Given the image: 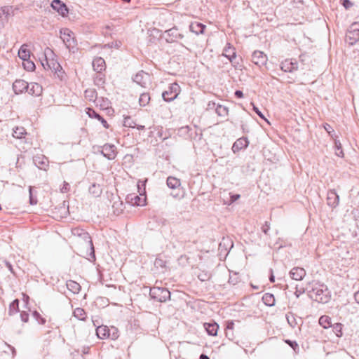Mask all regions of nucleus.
Segmentation results:
<instances>
[{
	"mask_svg": "<svg viewBox=\"0 0 359 359\" xmlns=\"http://www.w3.org/2000/svg\"><path fill=\"white\" fill-rule=\"evenodd\" d=\"M309 296L313 300L319 303H327L330 298V292L323 284L315 283L312 290L309 292Z\"/></svg>",
	"mask_w": 359,
	"mask_h": 359,
	"instance_id": "nucleus-1",
	"label": "nucleus"
},
{
	"mask_svg": "<svg viewBox=\"0 0 359 359\" xmlns=\"http://www.w3.org/2000/svg\"><path fill=\"white\" fill-rule=\"evenodd\" d=\"M45 55V60L44 62H41V65L44 69H50L52 72L55 73L62 72V68L60 63L55 59L50 58L54 53L51 49L47 48L44 51Z\"/></svg>",
	"mask_w": 359,
	"mask_h": 359,
	"instance_id": "nucleus-2",
	"label": "nucleus"
},
{
	"mask_svg": "<svg viewBox=\"0 0 359 359\" xmlns=\"http://www.w3.org/2000/svg\"><path fill=\"white\" fill-rule=\"evenodd\" d=\"M96 334L98 338L102 339H111L115 340L118 337V330L114 326L109 327L106 325H100L96 329Z\"/></svg>",
	"mask_w": 359,
	"mask_h": 359,
	"instance_id": "nucleus-3",
	"label": "nucleus"
},
{
	"mask_svg": "<svg viewBox=\"0 0 359 359\" xmlns=\"http://www.w3.org/2000/svg\"><path fill=\"white\" fill-rule=\"evenodd\" d=\"M149 295L151 299L159 302H165L170 298V291L163 287H154L150 289Z\"/></svg>",
	"mask_w": 359,
	"mask_h": 359,
	"instance_id": "nucleus-4",
	"label": "nucleus"
},
{
	"mask_svg": "<svg viewBox=\"0 0 359 359\" xmlns=\"http://www.w3.org/2000/svg\"><path fill=\"white\" fill-rule=\"evenodd\" d=\"M180 90V86L177 83H173L169 86L167 90L162 93V97L165 102H171L177 98Z\"/></svg>",
	"mask_w": 359,
	"mask_h": 359,
	"instance_id": "nucleus-5",
	"label": "nucleus"
},
{
	"mask_svg": "<svg viewBox=\"0 0 359 359\" xmlns=\"http://www.w3.org/2000/svg\"><path fill=\"white\" fill-rule=\"evenodd\" d=\"M60 38L66 45L67 48L69 50H71V48H74L76 45V41L74 37V33L67 28L60 30Z\"/></svg>",
	"mask_w": 359,
	"mask_h": 359,
	"instance_id": "nucleus-6",
	"label": "nucleus"
},
{
	"mask_svg": "<svg viewBox=\"0 0 359 359\" xmlns=\"http://www.w3.org/2000/svg\"><path fill=\"white\" fill-rule=\"evenodd\" d=\"M359 39V23L354 22L348 29L346 34V40L348 41L350 44H353Z\"/></svg>",
	"mask_w": 359,
	"mask_h": 359,
	"instance_id": "nucleus-7",
	"label": "nucleus"
},
{
	"mask_svg": "<svg viewBox=\"0 0 359 359\" xmlns=\"http://www.w3.org/2000/svg\"><path fill=\"white\" fill-rule=\"evenodd\" d=\"M97 149L98 151L109 160H113L116 156V148L114 144H105L102 147H98Z\"/></svg>",
	"mask_w": 359,
	"mask_h": 359,
	"instance_id": "nucleus-8",
	"label": "nucleus"
},
{
	"mask_svg": "<svg viewBox=\"0 0 359 359\" xmlns=\"http://www.w3.org/2000/svg\"><path fill=\"white\" fill-rule=\"evenodd\" d=\"M15 10L16 9L13 8V6H4L0 8V22L2 27H4L8 22L10 18L15 15Z\"/></svg>",
	"mask_w": 359,
	"mask_h": 359,
	"instance_id": "nucleus-9",
	"label": "nucleus"
},
{
	"mask_svg": "<svg viewBox=\"0 0 359 359\" xmlns=\"http://www.w3.org/2000/svg\"><path fill=\"white\" fill-rule=\"evenodd\" d=\"M163 37L168 43H173L178 39H182L184 35L179 32V30L175 27L166 30L164 33Z\"/></svg>",
	"mask_w": 359,
	"mask_h": 359,
	"instance_id": "nucleus-10",
	"label": "nucleus"
},
{
	"mask_svg": "<svg viewBox=\"0 0 359 359\" xmlns=\"http://www.w3.org/2000/svg\"><path fill=\"white\" fill-rule=\"evenodd\" d=\"M146 196L144 194L137 195L136 194H130L126 196V201L132 205L143 206L146 204Z\"/></svg>",
	"mask_w": 359,
	"mask_h": 359,
	"instance_id": "nucleus-11",
	"label": "nucleus"
},
{
	"mask_svg": "<svg viewBox=\"0 0 359 359\" xmlns=\"http://www.w3.org/2000/svg\"><path fill=\"white\" fill-rule=\"evenodd\" d=\"M133 81L143 88L150 83V75L143 70L138 72L133 77Z\"/></svg>",
	"mask_w": 359,
	"mask_h": 359,
	"instance_id": "nucleus-12",
	"label": "nucleus"
},
{
	"mask_svg": "<svg viewBox=\"0 0 359 359\" xmlns=\"http://www.w3.org/2000/svg\"><path fill=\"white\" fill-rule=\"evenodd\" d=\"M280 69L285 72H293L298 69L296 60L286 59L280 64Z\"/></svg>",
	"mask_w": 359,
	"mask_h": 359,
	"instance_id": "nucleus-13",
	"label": "nucleus"
},
{
	"mask_svg": "<svg viewBox=\"0 0 359 359\" xmlns=\"http://www.w3.org/2000/svg\"><path fill=\"white\" fill-rule=\"evenodd\" d=\"M267 56L262 51L255 50L252 55V62L259 67L266 65Z\"/></svg>",
	"mask_w": 359,
	"mask_h": 359,
	"instance_id": "nucleus-14",
	"label": "nucleus"
},
{
	"mask_svg": "<svg viewBox=\"0 0 359 359\" xmlns=\"http://www.w3.org/2000/svg\"><path fill=\"white\" fill-rule=\"evenodd\" d=\"M51 6L63 17L66 16L69 13L68 8L60 0H53L51 3Z\"/></svg>",
	"mask_w": 359,
	"mask_h": 359,
	"instance_id": "nucleus-15",
	"label": "nucleus"
},
{
	"mask_svg": "<svg viewBox=\"0 0 359 359\" xmlns=\"http://www.w3.org/2000/svg\"><path fill=\"white\" fill-rule=\"evenodd\" d=\"M34 165L41 170H46L48 167V159L43 155H37L33 158Z\"/></svg>",
	"mask_w": 359,
	"mask_h": 359,
	"instance_id": "nucleus-16",
	"label": "nucleus"
},
{
	"mask_svg": "<svg viewBox=\"0 0 359 359\" xmlns=\"http://www.w3.org/2000/svg\"><path fill=\"white\" fill-rule=\"evenodd\" d=\"M306 274L305 269L302 267H294L290 271V277L295 280H302Z\"/></svg>",
	"mask_w": 359,
	"mask_h": 359,
	"instance_id": "nucleus-17",
	"label": "nucleus"
},
{
	"mask_svg": "<svg viewBox=\"0 0 359 359\" xmlns=\"http://www.w3.org/2000/svg\"><path fill=\"white\" fill-rule=\"evenodd\" d=\"M29 87V83L24 80L18 79L13 83V89L15 94L22 93L27 92Z\"/></svg>",
	"mask_w": 359,
	"mask_h": 359,
	"instance_id": "nucleus-18",
	"label": "nucleus"
},
{
	"mask_svg": "<svg viewBox=\"0 0 359 359\" xmlns=\"http://www.w3.org/2000/svg\"><path fill=\"white\" fill-rule=\"evenodd\" d=\"M339 201V196L337 195L334 190H330L327 192V203L332 208H335L338 205Z\"/></svg>",
	"mask_w": 359,
	"mask_h": 359,
	"instance_id": "nucleus-19",
	"label": "nucleus"
},
{
	"mask_svg": "<svg viewBox=\"0 0 359 359\" xmlns=\"http://www.w3.org/2000/svg\"><path fill=\"white\" fill-rule=\"evenodd\" d=\"M43 88L38 83H29V87L27 92L32 95L39 96L42 93Z\"/></svg>",
	"mask_w": 359,
	"mask_h": 359,
	"instance_id": "nucleus-20",
	"label": "nucleus"
},
{
	"mask_svg": "<svg viewBox=\"0 0 359 359\" xmlns=\"http://www.w3.org/2000/svg\"><path fill=\"white\" fill-rule=\"evenodd\" d=\"M92 65L93 69L97 73H101L102 71L104 70L106 68L105 61L103 58L100 57L95 58L93 61Z\"/></svg>",
	"mask_w": 359,
	"mask_h": 359,
	"instance_id": "nucleus-21",
	"label": "nucleus"
},
{
	"mask_svg": "<svg viewBox=\"0 0 359 359\" xmlns=\"http://www.w3.org/2000/svg\"><path fill=\"white\" fill-rule=\"evenodd\" d=\"M248 145V141L246 138L238 139L232 146L233 153L238 152L242 149L246 148Z\"/></svg>",
	"mask_w": 359,
	"mask_h": 359,
	"instance_id": "nucleus-22",
	"label": "nucleus"
},
{
	"mask_svg": "<svg viewBox=\"0 0 359 359\" xmlns=\"http://www.w3.org/2000/svg\"><path fill=\"white\" fill-rule=\"evenodd\" d=\"M222 55L227 57L229 61L233 63V60L236 57L235 48L231 47L229 43L224 48Z\"/></svg>",
	"mask_w": 359,
	"mask_h": 359,
	"instance_id": "nucleus-23",
	"label": "nucleus"
},
{
	"mask_svg": "<svg viewBox=\"0 0 359 359\" xmlns=\"http://www.w3.org/2000/svg\"><path fill=\"white\" fill-rule=\"evenodd\" d=\"M203 326L209 335H217L219 329V325H217V323H216L215 322L205 323H204Z\"/></svg>",
	"mask_w": 359,
	"mask_h": 359,
	"instance_id": "nucleus-24",
	"label": "nucleus"
},
{
	"mask_svg": "<svg viewBox=\"0 0 359 359\" xmlns=\"http://www.w3.org/2000/svg\"><path fill=\"white\" fill-rule=\"evenodd\" d=\"M205 29V25L200 22H192L189 25V29L191 32L195 33L196 34H203Z\"/></svg>",
	"mask_w": 359,
	"mask_h": 359,
	"instance_id": "nucleus-25",
	"label": "nucleus"
},
{
	"mask_svg": "<svg viewBox=\"0 0 359 359\" xmlns=\"http://www.w3.org/2000/svg\"><path fill=\"white\" fill-rule=\"evenodd\" d=\"M73 233H74V234L77 233L79 236H81L85 241H87L88 245L91 248V249L93 248V242H92V240H91L88 233H87L86 231H85L83 230H80L78 229H74Z\"/></svg>",
	"mask_w": 359,
	"mask_h": 359,
	"instance_id": "nucleus-26",
	"label": "nucleus"
},
{
	"mask_svg": "<svg viewBox=\"0 0 359 359\" xmlns=\"http://www.w3.org/2000/svg\"><path fill=\"white\" fill-rule=\"evenodd\" d=\"M67 287L74 294H78L81 290V285L74 280H69L67 282Z\"/></svg>",
	"mask_w": 359,
	"mask_h": 359,
	"instance_id": "nucleus-27",
	"label": "nucleus"
},
{
	"mask_svg": "<svg viewBox=\"0 0 359 359\" xmlns=\"http://www.w3.org/2000/svg\"><path fill=\"white\" fill-rule=\"evenodd\" d=\"M89 193L93 196L97 197L100 196L102 192V186L99 184L93 183L89 187Z\"/></svg>",
	"mask_w": 359,
	"mask_h": 359,
	"instance_id": "nucleus-28",
	"label": "nucleus"
},
{
	"mask_svg": "<svg viewBox=\"0 0 359 359\" xmlns=\"http://www.w3.org/2000/svg\"><path fill=\"white\" fill-rule=\"evenodd\" d=\"M18 56L20 59L22 60H27V59H29L30 57V51L27 49V45L23 44L19 51H18Z\"/></svg>",
	"mask_w": 359,
	"mask_h": 359,
	"instance_id": "nucleus-29",
	"label": "nucleus"
},
{
	"mask_svg": "<svg viewBox=\"0 0 359 359\" xmlns=\"http://www.w3.org/2000/svg\"><path fill=\"white\" fill-rule=\"evenodd\" d=\"M262 301L264 304L269 306H273L275 304V298L271 293H265L262 297Z\"/></svg>",
	"mask_w": 359,
	"mask_h": 359,
	"instance_id": "nucleus-30",
	"label": "nucleus"
},
{
	"mask_svg": "<svg viewBox=\"0 0 359 359\" xmlns=\"http://www.w3.org/2000/svg\"><path fill=\"white\" fill-rule=\"evenodd\" d=\"M167 185L168 187L171 189H176L180 186V180L173 177H168L167 178L166 181Z\"/></svg>",
	"mask_w": 359,
	"mask_h": 359,
	"instance_id": "nucleus-31",
	"label": "nucleus"
},
{
	"mask_svg": "<svg viewBox=\"0 0 359 359\" xmlns=\"http://www.w3.org/2000/svg\"><path fill=\"white\" fill-rule=\"evenodd\" d=\"M73 315L75 318L80 320H85L86 318V313L82 308H76L74 310Z\"/></svg>",
	"mask_w": 359,
	"mask_h": 359,
	"instance_id": "nucleus-32",
	"label": "nucleus"
},
{
	"mask_svg": "<svg viewBox=\"0 0 359 359\" xmlns=\"http://www.w3.org/2000/svg\"><path fill=\"white\" fill-rule=\"evenodd\" d=\"M215 111L219 116L226 117L229 114V109L222 104H217Z\"/></svg>",
	"mask_w": 359,
	"mask_h": 359,
	"instance_id": "nucleus-33",
	"label": "nucleus"
},
{
	"mask_svg": "<svg viewBox=\"0 0 359 359\" xmlns=\"http://www.w3.org/2000/svg\"><path fill=\"white\" fill-rule=\"evenodd\" d=\"M19 311V300L18 299L13 300L10 306H9V310L8 313L9 315H13Z\"/></svg>",
	"mask_w": 359,
	"mask_h": 359,
	"instance_id": "nucleus-34",
	"label": "nucleus"
},
{
	"mask_svg": "<svg viewBox=\"0 0 359 359\" xmlns=\"http://www.w3.org/2000/svg\"><path fill=\"white\" fill-rule=\"evenodd\" d=\"M319 324L324 328L332 327L331 318L327 316H323L319 319Z\"/></svg>",
	"mask_w": 359,
	"mask_h": 359,
	"instance_id": "nucleus-35",
	"label": "nucleus"
},
{
	"mask_svg": "<svg viewBox=\"0 0 359 359\" xmlns=\"http://www.w3.org/2000/svg\"><path fill=\"white\" fill-rule=\"evenodd\" d=\"M149 101H150V95L149 93H144L140 95V97L139 99V103H140V106H142V107L147 106L149 103Z\"/></svg>",
	"mask_w": 359,
	"mask_h": 359,
	"instance_id": "nucleus-36",
	"label": "nucleus"
},
{
	"mask_svg": "<svg viewBox=\"0 0 359 359\" xmlns=\"http://www.w3.org/2000/svg\"><path fill=\"white\" fill-rule=\"evenodd\" d=\"M26 134V130L23 127H16L13 129V136L15 138H22Z\"/></svg>",
	"mask_w": 359,
	"mask_h": 359,
	"instance_id": "nucleus-37",
	"label": "nucleus"
},
{
	"mask_svg": "<svg viewBox=\"0 0 359 359\" xmlns=\"http://www.w3.org/2000/svg\"><path fill=\"white\" fill-rule=\"evenodd\" d=\"M23 61H24L23 62L24 68L27 71L32 72V71L34 70L35 65L32 61L29 60V59H27V60H23Z\"/></svg>",
	"mask_w": 359,
	"mask_h": 359,
	"instance_id": "nucleus-38",
	"label": "nucleus"
},
{
	"mask_svg": "<svg viewBox=\"0 0 359 359\" xmlns=\"http://www.w3.org/2000/svg\"><path fill=\"white\" fill-rule=\"evenodd\" d=\"M285 342L288 344L293 350L294 351L297 353L299 351V347L298 344L295 341H292L290 339H285Z\"/></svg>",
	"mask_w": 359,
	"mask_h": 359,
	"instance_id": "nucleus-39",
	"label": "nucleus"
},
{
	"mask_svg": "<svg viewBox=\"0 0 359 359\" xmlns=\"http://www.w3.org/2000/svg\"><path fill=\"white\" fill-rule=\"evenodd\" d=\"M332 327L333 331L335 332L337 337L341 336L342 325L341 323H335L334 325H333Z\"/></svg>",
	"mask_w": 359,
	"mask_h": 359,
	"instance_id": "nucleus-40",
	"label": "nucleus"
},
{
	"mask_svg": "<svg viewBox=\"0 0 359 359\" xmlns=\"http://www.w3.org/2000/svg\"><path fill=\"white\" fill-rule=\"evenodd\" d=\"M286 318H287V323L292 327H294L297 325V323L296 320H295L294 317L293 316V315L287 316Z\"/></svg>",
	"mask_w": 359,
	"mask_h": 359,
	"instance_id": "nucleus-41",
	"label": "nucleus"
},
{
	"mask_svg": "<svg viewBox=\"0 0 359 359\" xmlns=\"http://www.w3.org/2000/svg\"><path fill=\"white\" fill-rule=\"evenodd\" d=\"M29 203L31 205H35L37 203V200L36 198H34L32 196V187H29Z\"/></svg>",
	"mask_w": 359,
	"mask_h": 359,
	"instance_id": "nucleus-42",
	"label": "nucleus"
},
{
	"mask_svg": "<svg viewBox=\"0 0 359 359\" xmlns=\"http://www.w3.org/2000/svg\"><path fill=\"white\" fill-rule=\"evenodd\" d=\"M88 115L90 117H95L99 120V116H101L98 113H97L95 111H94L92 109L88 108Z\"/></svg>",
	"mask_w": 359,
	"mask_h": 359,
	"instance_id": "nucleus-43",
	"label": "nucleus"
},
{
	"mask_svg": "<svg viewBox=\"0 0 359 359\" xmlns=\"http://www.w3.org/2000/svg\"><path fill=\"white\" fill-rule=\"evenodd\" d=\"M20 318L22 322L27 323L29 320V314L25 311H22L20 313Z\"/></svg>",
	"mask_w": 359,
	"mask_h": 359,
	"instance_id": "nucleus-44",
	"label": "nucleus"
},
{
	"mask_svg": "<svg viewBox=\"0 0 359 359\" xmlns=\"http://www.w3.org/2000/svg\"><path fill=\"white\" fill-rule=\"evenodd\" d=\"M270 229V225L268 222H265L264 224L262 226V231L265 234H267Z\"/></svg>",
	"mask_w": 359,
	"mask_h": 359,
	"instance_id": "nucleus-45",
	"label": "nucleus"
},
{
	"mask_svg": "<svg viewBox=\"0 0 359 359\" xmlns=\"http://www.w3.org/2000/svg\"><path fill=\"white\" fill-rule=\"evenodd\" d=\"M342 5L346 9H348L353 6V3L350 0H342Z\"/></svg>",
	"mask_w": 359,
	"mask_h": 359,
	"instance_id": "nucleus-46",
	"label": "nucleus"
},
{
	"mask_svg": "<svg viewBox=\"0 0 359 359\" xmlns=\"http://www.w3.org/2000/svg\"><path fill=\"white\" fill-rule=\"evenodd\" d=\"M123 125L126 127L135 128V126H132L131 124V118L130 117H126L124 118Z\"/></svg>",
	"mask_w": 359,
	"mask_h": 359,
	"instance_id": "nucleus-47",
	"label": "nucleus"
},
{
	"mask_svg": "<svg viewBox=\"0 0 359 359\" xmlns=\"http://www.w3.org/2000/svg\"><path fill=\"white\" fill-rule=\"evenodd\" d=\"M253 110L262 119H266L264 114L261 112V111H259V109L255 107V105L253 106Z\"/></svg>",
	"mask_w": 359,
	"mask_h": 359,
	"instance_id": "nucleus-48",
	"label": "nucleus"
},
{
	"mask_svg": "<svg viewBox=\"0 0 359 359\" xmlns=\"http://www.w3.org/2000/svg\"><path fill=\"white\" fill-rule=\"evenodd\" d=\"M69 190V183L64 182L63 187L61 189V191L62 193L67 192Z\"/></svg>",
	"mask_w": 359,
	"mask_h": 359,
	"instance_id": "nucleus-49",
	"label": "nucleus"
},
{
	"mask_svg": "<svg viewBox=\"0 0 359 359\" xmlns=\"http://www.w3.org/2000/svg\"><path fill=\"white\" fill-rule=\"evenodd\" d=\"M99 74L96 76L95 81L97 82V84L100 83H104V79L102 77V75L101 73H98Z\"/></svg>",
	"mask_w": 359,
	"mask_h": 359,
	"instance_id": "nucleus-50",
	"label": "nucleus"
},
{
	"mask_svg": "<svg viewBox=\"0 0 359 359\" xmlns=\"http://www.w3.org/2000/svg\"><path fill=\"white\" fill-rule=\"evenodd\" d=\"M234 327V323L232 320H229L226 323V330H233Z\"/></svg>",
	"mask_w": 359,
	"mask_h": 359,
	"instance_id": "nucleus-51",
	"label": "nucleus"
},
{
	"mask_svg": "<svg viewBox=\"0 0 359 359\" xmlns=\"http://www.w3.org/2000/svg\"><path fill=\"white\" fill-rule=\"evenodd\" d=\"M198 277L201 281H205L209 278V276L206 273H200Z\"/></svg>",
	"mask_w": 359,
	"mask_h": 359,
	"instance_id": "nucleus-52",
	"label": "nucleus"
},
{
	"mask_svg": "<svg viewBox=\"0 0 359 359\" xmlns=\"http://www.w3.org/2000/svg\"><path fill=\"white\" fill-rule=\"evenodd\" d=\"M99 121H101L102 124L103 125V126L105 128H109V124L107 123V121L102 116H99Z\"/></svg>",
	"mask_w": 359,
	"mask_h": 359,
	"instance_id": "nucleus-53",
	"label": "nucleus"
},
{
	"mask_svg": "<svg viewBox=\"0 0 359 359\" xmlns=\"http://www.w3.org/2000/svg\"><path fill=\"white\" fill-rule=\"evenodd\" d=\"M234 95H235V96L237 98H242V97H243V92L241 90H236L235 93H234Z\"/></svg>",
	"mask_w": 359,
	"mask_h": 359,
	"instance_id": "nucleus-54",
	"label": "nucleus"
},
{
	"mask_svg": "<svg viewBox=\"0 0 359 359\" xmlns=\"http://www.w3.org/2000/svg\"><path fill=\"white\" fill-rule=\"evenodd\" d=\"M231 201L233 203V202H235L236 200H238L239 198H240V195L239 194H232L231 195Z\"/></svg>",
	"mask_w": 359,
	"mask_h": 359,
	"instance_id": "nucleus-55",
	"label": "nucleus"
},
{
	"mask_svg": "<svg viewBox=\"0 0 359 359\" xmlns=\"http://www.w3.org/2000/svg\"><path fill=\"white\" fill-rule=\"evenodd\" d=\"M86 96H89L91 97H93V95L95 94V92L93 90H86L85 92Z\"/></svg>",
	"mask_w": 359,
	"mask_h": 359,
	"instance_id": "nucleus-56",
	"label": "nucleus"
},
{
	"mask_svg": "<svg viewBox=\"0 0 359 359\" xmlns=\"http://www.w3.org/2000/svg\"><path fill=\"white\" fill-rule=\"evenodd\" d=\"M225 334L229 339H231V337H233L232 330H226Z\"/></svg>",
	"mask_w": 359,
	"mask_h": 359,
	"instance_id": "nucleus-57",
	"label": "nucleus"
},
{
	"mask_svg": "<svg viewBox=\"0 0 359 359\" xmlns=\"http://www.w3.org/2000/svg\"><path fill=\"white\" fill-rule=\"evenodd\" d=\"M6 266L11 273H13V266L10 262H6Z\"/></svg>",
	"mask_w": 359,
	"mask_h": 359,
	"instance_id": "nucleus-58",
	"label": "nucleus"
},
{
	"mask_svg": "<svg viewBox=\"0 0 359 359\" xmlns=\"http://www.w3.org/2000/svg\"><path fill=\"white\" fill-rule=\"evenodd\" d=\"M8 346L9 347L11 351H12L13 356L14 357L15 355V354H16L15 348L13 346H11V345H8Z\"/></svg>",
	"mask_w": 359,
	"mask_h": 359,
	"instance_id": "nucleus-59",
	"label": "nucleus"
},
{
	"mask_svg": "<svg viewBox=\"0 0 359 359\" xmlns=\"http://www.w3.org/2000/svg\"><path fill=\"white\" fill-rule=\"evenodd\" d=\"M354 298L355 302L359 304V290L354 294Z\"/></svg>",
	"mask_w": 359,
	"mask_h": 359,
	"instance_id": "nucleus-60",
	"label": "nucleus"
},
{
	"mask_svg": "<svg viewBox=\"0 0 359 359\" xmlns=\"http://www.w3.org/2000/svg\"><path fill=\"white\" fill-rule=\"evenodd\" d=\"M200 359H210L208 355H206L205 354H203L202 353L200 357H199Z\"/></svg>",
	"mask_w": 359,
	"mask_h": 359,
	"instance_id": "nucleus-61",
	"label": "nucleus"
},
{
	"mask_svg": "<svg viewBox=\"0 0 359 359\" xmlns=\"http://www.w3.org/2000/svg\"><path fill=\"white\" fill-rule=\"evenodd\" d=\"M269 280H270L271 283H274L275 282V277L273 275V273L271 274V276L269 277Z\"/></svg>",
	"mask_w": 359,
	"mask_h": 359,
	"instance_id": "nucleus-62",
	"label": "nucleus"
},
{
	"mask_svg": "<svg viewBox=\"0 0 359 359\" xmlns=\"http://www.w3.org/2000/svg\"><path fill=\"white\" fill-rule=\"evenodd\" d=\"M332 127L329 125V124H327L325 126V129L328 132V133H330V129H331Z\"/></svg>",
	"mask_w": 359,
	"mask_h": 359,
	"instance_id": "nucleus-63",
	"label": "nucleus"
},
{
	"mask_svg": "<svg viewBox=\"0 0 359 359\" xmlns=\"http://www.w3.org/2000/svg\"><path fill=\"white\" fill-rule=\"evenodd\" d=\"M88 350H89V348H88V347H87V348H85V347H84V348H83V351H82V352H83V353L86 354V353H88Z\"/></svg>",
	"mask_w": 359,
	"mask_h": 359,
	"instance_id": "nucleus-64",
	"label": "nucleus"
}]
</instances>
